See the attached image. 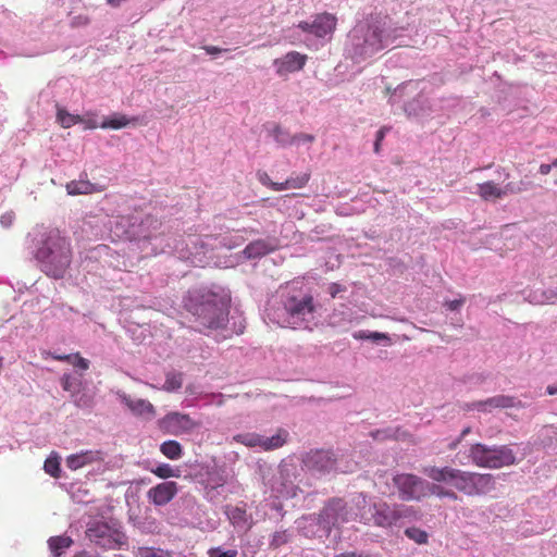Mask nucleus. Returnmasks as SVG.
<instances>
[{
	"mask_svg": "<svg viewBox=\"0 0 557 557\" xmlns=\"http://www.w3.org/2000/svg\"><path fill=\"white\" fill-rule=\"evenodd\" d=\"M319 301L310 288L299 282H293L269 299L265 315L268 320L282 327L312 330L318 323Z\"/></svg>",
	"mask_w": 557,
	"mask_h": 557,
	"instance_id": "obj_1",
	"label": "nucleus"
},
{
	"mask_svg": "<svg viewBox=\"0 0 557 557\" xmlns=\"http://www.w3.org/2000/svg\"><path fill=\"white\" fill-rule=\"evenodd\" d=\"M404 30V27L388 26L386 17L372 15L357 23L349 32L345 44L346 57L359 63L392 45H407L403 36Z\"/></svg>",
	"mask_w": 557,
	"mask_h": 557,
	"instance_id": "obj_2",
	"label": "nucleus"
},
{
	"mask_svg": "<svg viewBox=\"0 0 557 557\" xmlns=\"http://www.w3.org/2000/svg\"><path fill=\"white\" fill-rule=\"evenodd\" d=\"M228 302L226 295L206 286L190 288L183 297V307L191 315L195 330L201 334L226 326Z\"/></svg>",
	"mask_w": 557,
	"mask_h": 557,
	"instance_id": "obj_3",
	"label": "nucleus"
},
{
	"mask_svg": "<svg viewBox=\"0 0 557 557\" xmlns=\"http://www.w3.org/2000/svg\"><path fill=\"white\" fill-rule=\"evenodd\" d=\"M34 258L42 273L54 280L65 276L73 258L70 239L58 230L45 231L35 242Z\"/></svg>",
	"mask_w": 557,
	"mask_h": 557,
	"instance_id": "obj_4",
	"label": "nucleus"
},
{
	"mask_svg": "<svg viewBox=\"0 0 557 557\" xmlns=\"http://www.w3.org/2000/svg\"><path fill=\"white\" fill-rule=\"evenodd\" d=\"M421 517V511L413 506L388 504L380 500L374 502L372 508L368 509L366 516L361 517V523L384 530H393L394 528H403L407 523L417 522Z\"/></svg>",
	"mask_w": 557,
	"mask_h": 557,
	"instance_id": "obj_5",
	"label": "nucleus"
},
{
	"mask_svg": "<svg viewBox=\"0 0 557 557\" xmlns=\"http://www.w3.org/2000/svg\"><path fill=\"white\" fill-rule=\"evenodd\" d=\"M87 539L104 549H121L127 546V536L122 523L114 519H91L85 531Z\"/></svg>",
	"mask_w": 557,
	"mask_h": 557,
	"instance_id": "obj_6",
	"label": "nucleus"
},
{
	"mask_svg": "<svg viewBox=\"0 0 557 557\" xmlns=\"http://www.w3.org/2000/svg\"><path fill=\"white\" fill-rule=\"evenodd\" d=\"M469 458L475 466L488 469H499L516 463V455L507 445L472 444Z\"/></svg>",
	"mask_w": 557,
	"mask_h": 557,
	"instance_id": "obj_7",
	"label": "nucleus"
},
{
	"mask_svg": "<svg viewBox=\"0 0 557 557\" xmlns=\"http://www.w3.org/2000/svg\"><path fill=\"white\" fill-rule=\"evenodd\" d=\"M392 484L401 502H420L428 496L429 481L413 473H396Z\"/></svg>",
	"mask_w": 557,
	"mask_h": 557,
	"instance_id": "obj_8",
	"label": "nucleus"
},
{
	"mask_svg": "<svg viewBox=\"0 0 557 557\" xmlns=\"http://www.w3.org/2000/svg\"><path fill=\"white\" fill-rule=\"evenodd\" d=\"M354 515L348 510V503L342 498H332L322 508L315 518L317 524L329 535L332 528L352 521Z\"/></svg>",
	"mask_w": 557,
	"mask_h": 557,
	"instance_id": "obj_9",
	"label": "nucleus"
},
{
	"mask_svg": "<svg viewBox=\"0 0 557 557\" xmlns=\"http://www.w3.org/2000/svg\"><path fill=\"white\" fill-rule=\"evenodd\" d=\"M304 467L314 475H325L337 470L336 455L329 449H314L302 457Z\"/></svg>",
	"mask_w": 557,
	"mask_h": 557,
	"instance_id": "obj_10",
	"label": "nucleus"
},
{
	"mask_svg": "<svg viewBox=\"0 0 557 557\" xmlns=\"http://www.w3.org/2000/svg\"><path fill=\"white\" fill-rule=\"evenodd\" d=\"M173 242V246L168 243L165 247L171 252L177 253L180 259L190 260L191 262H195V260H206L208 245L200 238L189 237L188 242H185L183 238L174 239Z\"/></svg>",
	"mask_w": 557,
	"mask_h": 557,
	"instance_id": "obj_11",
	"label": "nucleus"
},
{
	"mask_svg": "<svg viewBox=\"0 0 557 557\" xmlns=\"http://www.w3.org/2000/svg\"><path fill=\"white\" fill-rule=\"evenodd\" d=\"M281 246L280 238L275 235H268L264 238H257L251 240L243 250L242 256L246 260H259L275 250Z\"/></svg>",
	"mask_w": 557,
	"mask_h": 557,
	"instance_id": "obj_12",
	"label": "nucleus"
},
{
	"mask_svg": "<svg viewBox=\"0 0 557 557\" xmlns=\"http://www.w3.org/2000/svg\"><path fill=\"white\" fill-rule=\"evenodd\" d=\"M335 25L336 18L332 14L324 13L317 15L311 22H300L298 27L305 33L323 38L334 30Z\"/></svg>",
	"mask_w": 557,
	"mask_h": 557,
	"instance_id": "obj_13",
	"label": "nucleus"
},
{
	"mask_svg": "<svg viewBox=\"0 0 557 557\" xmlns=\"http://www.w3.org/2000/svg\"><path fill=\"white\" fill-rule=\"evenodd\" d=\"M159 222L152 215H146L145 218H134V222L131 223L128 233L131 236L144 240L162 242L163 237L152 234V230H157Z\"/></svg>",
	"mask_w": 557,
	"mask_h": 557,
	"instance_id": "obj_14",
	"label": "nucleus"
},
{
	"mask_svg": "<svg viewBox=\"0 0 557 557\" xmlns=\"http://www.w3.org/2000/svg\"><path fill=\"white\" fill-rule=\"evenodd\" d=\"M197 423L185 413L170 412L162 420V428L173 435L190 433Z\"/></svg>",
	"mask_w": 557,
	"mask_h": 557,
	"instance_id": "obj_15",
	"label": "nucleus"
},
{
	"mask_svg": "<svg viewBox=\"0 0 557 557\" xmlns=\"http://www.w3.org/2000/svg\"><path fill=\"white\" fill-rule=\"evenodd\" d=\"M307 55L301 54L297 51L287 52L282 58H277L273 61L276 74L280 76L287 75L302 70L306 64Z\"/></svg>",
	"mask_w": 557,
	"mask_h": 557,
	"instance_id": "obj_16",
	"label": "nucleus"
},
{
	"mask_svg": "<svg viewBox=\"0 0 557 557\" xmlns=\"http://www.w3.org/2000/svg\"><path fill=\"white\" fill-rule=\"evenodd\" d=\"M403 108L407 117L413 120L425 119L433 112L429 98L422 92H418L411 100L406 101Z\"/></svg>",
	"mask_w": 557,
	"mask_h": 557,
	"instance_id": "obj_17",
	"label": "nucleus"
},
{
	"mask_svg": "<svg viewBox=\"0 0 557 557\" xmlns=\"http://www.w3.org/2000/svg\"><path fill=\"white\" fill-rule=\"evenodd\" d=\"M178 486L174 481H165L151 487L147 496L149 500L156 506H165L169 504L177 494Z\"/></svg>",
	"mask_w": 557,
	"mask_h": 557,
	"instance_id": "obj_18",
	"label": "nucleus"
},
{
	"mask_svg": "<svg viewBox=\"0 0 557 557\" xmlns=\"http://www.w3.org/2000/svg\"><path fill=\"white\" fill-rule=\"evenodd\" d=\"M513 396L510 395H496L485 400L473 401L465 405L467 410H479L490 412L493 409H509L512 408Z\"/></svg>",
	"mask_w": 557,
	"mask_h": 557,
	"instance_id": "obj_19",
	"label": "nucleus"
},
{
	"mask_svg": "<svg viewBox=\"0 0 557 557\" xmlns=\"http://www.w3.org/2000/svg\"><path fill=\"white\" fill-rule=\"evenodd\" d=\"M119 398L123 405H125L133 414L143 417L147 420H151L156 416L153 405L141 398H132L125 393H119Z\"/></svg>",
	"mask_w": 557,
	"mask_h": 557,
	"instance_id": "obj_20",
	"label": "nucleus"
},
{
	"mask_svg": "<svg viewBox=\"0 0 557 557\" xmlns=\"http://www.w3.org/2000/svg\"><path fill=\"white\" fill-rule=\"evenodd\" d=\"M523 300L534 305H554L557 302V284L544 289H523Z\"/></svg>",
	"mask_w": 557,
	"mask_h": 557,
	"instance_id": "obj_21",
	"label": "nucleus"
},
{
	"mask_svg": "<svg viewBox=\"0 0 557 557\" xmlns=\"http://www.w3.org/2000/svg\"><path fill=\"white\" fill-rule=\"evenodd\" d=\"M104 459V453L101 450H82L66 457V467L71 470H77L94 462H100Z\"/></svg>",
	"mask_w": 557,
	"mask_h": 557,
	"instance_id": "obj_22",
	"label": "nucleus"
},
{
	"mask_svg": "<svg viewBox=\"0 0 557 557\" xmlns=\"http://www.w3.org/2000/svg\"><path fill=\"white\" fill-rule=\"evenodd\" d=\"M368 495L363 492H357L350 495L348 510H351L355 518L352 521L361 522V517L368 512V509L372 508V504Z\"/></svg>",
	"mask_w": 557,
	"mask_h": 557,
	"instance_id": "obj_23",
	"label": "nucleus"
},
{
	"mask_svg": "<svg viewBox=\"0 0 557 557\" xmlns=\"http://www.w3.org/2000/svg\"><path fill=\"white\" fill-rule=\"evenodd\" d=\"M495 476L491 473L473 472L474 496L486 495L495 490Z\"/></svg>",
	"mask_w": 557,
	"mask_h": 557,
	"instance_id": "obj_24",
	"label": "nucleus"
},
{
	"mask_svg": "<svg viewBox=\"0 0 557 557\" xmlns=\"http://www.w3.org/2000/svg\"><path fill=\"white\" fill-rule=\"evenodd\" d=\"M459 469L450 468V467H429L424 468L423 472L425 475H428L431 480L436 482H451L455 483L457 471Z\"/></svg>",
	"mask_w": 557,
	"mask_h": 557,
	"instance_id": "obj_25",
	"label": "nucleus"
},
{
	"mask_svg": "<svg viewBox=\"0 0 557 557\" xmlns=\"http://www.w3.org/2000/svg\"><path fill=\"white\" fill-rule=\"evenodd\" d=\"M47 543L52 557H62L74 541L71 536L62 534L49 537Z\"/></svg>",
	"mask_w": 557,
	"mask_h": 557,
	"instance_id": "obj_26",
	"label": "nucleus"
},
{
	"mask_svg": "<svg viewBox=\"0 0 557 557\" xmlns=\"http://www.w3.org/2000/svg\"><path fill=\"white\" fill-rule=\"evenodd\" d=\"M265 129L268 131L269 135L273 137L275 143L280 147H287L293 144H295L294 135H292L287 129L283 128L281 125L275 123H268L265 125Z\"/></svg>",
	"mask_w": 557,
	"mask_h": 557,
	"instance_id": "obj_27",
	"label": "nucleus"
},
{
	"mask_svg": "<svg viewBox=\"0 0 557 557\" xmlns=\"http://www.w3.org/2000/svg\"><path fill=\"white\" fill-rule=\"evenodd\" d=\"M478 190L475 191L482 199L490 201L495 199H502L506 197L504 187H498L493 181H487L482 184H478Z\"/></svg>",
	"mask_w": 557,
	"mask_h": 557,
	"instance_id": "obj_28",
	"label": "nucleus"
},
{
	"mask_svg": "<svg viewBox=\"0 0 557 557\" xmlns=\"http://www.w3.org/2000/svg\"><path fill=\"white\" fill-rule=\"evenodd\" d=\"M352 337L358 341H371L377 345H383V346L392 345V338L387 333L360 330V331L354 332Z\"/></svg>",
	"mask_w": 557,
	"mask_h": 557,
	"instance_id": "obj_29",
	"label": "nucleus"
},
{
	"mask_svg": "<svg viewBox=\"0 0 557 557\" xmlns=\"http://www.w3.org/2000/svg\"><path fill=\"white\" fill-rule=\"evenodd\" d=\"M454 486L467 496H474L473 472L458 470Z\"/></svg>",
	"mask_w": 557,
	"mask_h": 557,
	"instance_id": "obj_30",
	"label": "nucleus"
},
{
	"mask_svg": "<svg viewBox=\"0 0 557 557\" xmlns=\"http://www.w3.org/2000/svg\"><path fill=\"white\" fill-rule=\"evenodd\" d=\"M71 398L73 404L79 409L89 410L95 405L94 394L84 386L71 395Z\"/></svg>",
	"mask_w": 557,
	"mask_h": 557,
	"instance_id": "obj_31",
	"label": "nucleus"
},
{
	"mask_svg": "<svg viewBox=\"0 0 557 557\" xmlns=\"http://www.w3.org/2000/svg\"><path fill=\"white\" fill-rule=\"evenodd\" d=\"M137 121V117L128 119L126 115L121 113H114L108 117H104L100 123L101 128L121 129L126 127L129 123Z\"/></svg>",
	"mask_w": 557,
	"mask_h": 557,
	"instance_id": "obj_32",
	"label": "nucleus"
},
{
	"mask_svg": "<svg viewBox=\"0 0 557 557\" xmlns=\"http://www.w3.org/2000/svg\"><path fill=\"white\" fill-rule=\"evenodd\" d=\"M289 433L284 429H278L277 432L272 436H263L262 441V449L272 450L282 447L287 438Z\"/></svg>",
	"mask_w": 557,
	"mask_h": 557,
	"instance_id": "obj_33",
	"label": "nucleus"
},
{
	"mask_svg": "<svg viewBox=\"0 0 557 557\" xmlns=\"http://www.w3.org/2000/svg\"><path fill=\"white\" fill-rule=\"evenodd\" d=\"M69 195H87L96 190L95 185L87 180L72 181L66 184Z\"/></svg>",
	"mask_w": 557,
	"mask_h": 557,
	"instance_id": "obj_34",
	"label": "nucleus"
},
{
	"mask_svg": "<svg viewBox=\"0 0 557 557\" xmlns=\"http://www.w3.org/2000/svg\"><path fill=\"white\" fill-rule=\"evenodd\" d=\"M540 438L544 448L555 450L557 448V428L554 425H544Z\"/></svg>",
	"mask_w": 557,
	"mask_h": 557,
	"instance_id": "obj_35",
	"label": "nucleus"
},
{
	"mask_svg": "<svg viewBox=\"0 0 557 557\" xmlns=\"http://www.w3.org/2000/svg\"><path fill=\"white\" fill-rule=\"evenodd\" d=\"M160 451L171 460H177L183 455L182 445L174 440H169L160 445Z\"/></svg>",
	"mask_w": 557,
	"mask_h": 557,
	"instance_id": "obj_36",
	"label": "nucleus"
},
{
	"mask_svg": "<svg viewBox=\"0 0 557 557\" xmlns=\"http://www.w3.org/2000/svg\"><path fill=\"white\" fill-rule=\"evenodd\" d=\"M414 91H417V85L416 84H413L411 82H407V83L400 84L399 86H397L393 90L388 101H389V103L394 104L399 99H401L404 97H407V96H410Z\"/></svg>",
	"mask_w": 557,
	"mask_h": 557,
	"instance_id": "obj_37",
	"label": "nucleus"
},
{
	"mask_svg": "<svg viewBox=\"0 0 557 557\" xmlns=\"http://www.w3.org/2000/svg\"><path fill=\"white\" fill-rule=\"evenodd\" d=\"M234 440L237 443L244 444L247 447H261L262 448V441L263 435H260L258 433H242L234 436Z\"/></svg>",
	"mask_w": 557,
	"mask_h": 557,
	"instance_id": "obj_38",
	"label": "nucleus"
},
{
	"mask_svg": "<svg viewBox=\"0 0 557 557\" xmlns=\"http://www.w3.org/2000/svg\"><path fill=\"white\" fill-rule=\"evenodd\" d=\"M60 382H61L62 388L64 391L71 393V395L76 393L83 386L81 375L75 376V375L65 373L61 376Z\"/></svg>",
	"mask_w": 557,
	"mask_h": 557,
	"instance_id": "obj_39",
	"label": "nucleus"
},
{
	"mask_svg": "<svg viewBox=\"0 0 557 557\" xmlns=\"http://www.w3.org/2000/svg\"><path fill=\"white\" fill-rule=\"evenodd\" d=\"M405 535L416 544L425 545L429 543V533L417 527H408L404 531Z\"/></svg>",
	"mask_w": 557,
	"mask_h": 557,
	"instance_id": "obj_40",
	"label": "nucleus"
},
{
	"mask_svg": "<svg viewBox=\"0 0 557 557\" xmlns=\"http://www.w3.org/2000/svg\"><path fill=\"white\" fill-rule=\"evenodd\" d=\"M57 120L64 128H69L74 124L84 122V117L69 113L66 110L59 108Z\"/></svg>",
	"mask_w": 557,
	"mask_h": 557,
	"instance_id": "obj_41",
	"label": "nucleus"
},
{
	"mask_svg": "<svg viewBox=\"0 0 557 557\" xmlns=\"http://www.w3.org/2000/svg\"><path fill=\"white\" fill-rule=\"evenodd\" d=\"M183 385V374L181 372L172 371L166 373L163 388L166 392L178 391Z\"/></svg>",
	"mask_w": 557,
	"mask_h": 557,
	"instance_id": "obj_42",
	"label": "nucleus"
},
{
	"mask_svg": "<svg viewBox=\"0 0 557 557\" xmlns=\"http://www.w3.org/2000/svg\"><path fill=\"white\" fill-rule=\"evenodd\" d=\"M429 495H435L440 498H448L454 502L458 500V498H459L457 493H455L454 491L444 488L441 485L430 483V482H429V487H428V496Z\"/></svg>",
	"mask_w": 557,
	"mask_h": 557,
	"instance_id": "obj_43",
	"label": "nucleus"
},
{
	"mask_svg": "<svg viewBox=\"0 0 557 557\" xmlns=\"http://www.w3.org/2000/svg\"><path fill=\"white\" fill-rule=\"evenodd\" d=\"M533 187V183L531 181L521 180L519 182H509L504 186V191H506V196L508 195H517L522 191H527Z\"/></svg>",
	"mask_w": 557,
	"mask_h": 557,
	"instance_id": "obj_44",
	"label": "nucleus"
},
{
	"mask_svg": "<svg viewBox=\"0 0 557 557\" xmlns=\"http://www.w3.org/2000/svg\"><path fill=\"white\" fill-rule=\"evenodd\" d=\"M228 518L231 522L238 528H246L248 527V519H247V512L245 509L239 507H233L228 511Z\"/></svg>",
	"mask_w": 557,
	"mask_h": 557,
	"instance_id": "obj_45",
	"label": "nucleus"
},
{
	"mask_svg": "<svg viewBox=\"0 0 557 557\" xmlns=\"http://www.w3.org/2000/svg\"><path fill=\"white\" fill-rule=\"evenodd\" d=\"M226 483V475L219 471H213L208 473L206 488L208 493L218 490L219 487L224 486Z\"/></svg>",
	"mask_w": 557,
	"mask_h": 557,
	"instance_id": "obj_46",
	"label": "nucleus"
},
{
	"mask_svg": "<svg viewBox=\"0 0 557 557\" xmlns=\"http://www.w3.org/2000/svg\"><path fill=\"white\" fill-rule=\"evenodd\" d=\"M151 472L161 479L180 476V470L174 469L169 463H159L156 468L151 469Z\"/></svg>",
	"mask_w": 557,
	"mask_h": 557,
	"instance_id": "obj_47",
	"label": "nucleus"
},
{
	"mask_svg": "<svg viewBox=\"0 0 557 557\" xmlns=\"http://www.w3.org/2000/svg\"><path fill=\"white\" fill-rule=\"evenodd\" d=\"M45 471L53 478H59L61 472L60 461L57 456H49L44 463Z\"/></svg>",
	"mask_w": 557,
	"mask_h": 557,
	"instance_id": "obj_48",
	"label": "nucleus"
},
{
	"mask_svg": "<svg viewBox=\"0 0 557 557\" xmlns=\"http://www.w3.org/2000/svg\"><path fill=\"white\" fill-rule=\"evenodd\" d=\"M290 537L292 535L287 530L276 531L273 533L271 537L270 546L272 548H278L282 545L288 543L290 541Z\"/></svg>",
	"mask_w": 557,
	"mask_h": 557,
	"instance_id": "obj_49",
	"label": "nucleus"
},
{
	"mask_svg": "<svg viewBox=\"0 0 557 557\" xmlns=\"http://www.w3.org/2000/svg\"><path fill=\"white\" fill-rule=\"evenodd\" d=\"M58 360H67L71 361L72 364L81 370H87L89 368V360L76 355H65V356H57L54 357Z\"/></svg>",
	"mask_w": 557,
	"mask_h": 557,
	"instance_id": "obj_50",
	"label": "nucleus"
},
{
	"mask_svg": "<svg viewBox=\"0 0 557 557\" xmlns=\"http://www.w3.org/2000/svg\"><path fill=\"white\" fill-rule=\"evenodd\" d=\"M208 557H237L238 552L235 548H225L223 546L211 547L208 550Z\"/></svg>",
	"mask_w": 557,
	"mask_h": 557,
	"instance_id": "obj_51",
	"label": "nucleus"
},
{
	"mask_svg": "<svg viewBox=\"0 0 557 557\" xmlns=\"http://www.w3.org/2000/svg\"><path fill=\"white\" fill-rule=\"evenodd\" d=\"M370 436L374 441L383 442L385 440L395 438L396 437V430L393 428H385L380 430H374L370 432Z\"/></svg>",
	"mask_w": 557,
	"mask_h": 557,
	"instance_id": "obj_52",
	"label": "nucleus"
},
{
	"mask_svg": "<svg viewBox=\"0 0 557 557\" xmlns=\"http://www.w3.org/2000/svg\"><path fill=\"white\" fill-rule=\"evenodd\" d=\"M72 498L77 504H89L92 502L89 491L83 487H77L73 491Z\"/></svg>",
	"mask_w": 557,
	"mask_h": 557,
	"instance_id": "obj_53",
	"label": "nucleus"
},
{
	"mask_svg": "<svg viewBox=\"0 0 557 557\" xmlns=\"http://www.w3.org/2000/svg\"><path fill=\"white\" fill-rule=\"evenodd\" d=\"M309 173H302L296 177H289L287 178L289 188H301L309 182Z\"/></svg>",
	"mask_w": 557,
	"mask_h": 557,
	"instance_id": "obj_54",
	"label": "nucleus"
},
{
	"mask_svg": "<svg viewBox=\"0 0 557 557\" xmlns=\"http://www.w3.org/2000/svg\"><path fill=\"white\" fill-rule=\"evenodd\" d=\"M465 301L466 298L460 296L458 299L445 300L444 307H446L450 311H457L462 307Z\"/></svg>",
	"mask_w": 557,
	"mask_h": 557,
	"instance_id": "obj_55",
	"label": "nucleus"
},
{
	"mask_svg": "<svg viewBox=\"0 0 557 557\" xmlns=\"http://www.w3.org/2000/svg\"><path fill=\"white\" fill-rule=\"evenodd\" d=\"M90 20L88 16L86 15H77V16H74L72 20H71V26L72 27H82V26H87L89 24Z\"/></svg>",
	"mask_w": 557,
	"mask_h": 557,
	"instance_id": "obj_56",
	"label": "nucleus"
},
{
	"mask_svg": "<svg viewBox=\"0 0 557 557\" xmlns=\"http://www.w3.org/2000/svg\"><path fill=\"white\" fill-rule=\"evenodd\" d=\"M346 292V286L338 283H331L327 288V293L332 298H335L338 294Z\"/></svg>",
	"mask_w": 557,
	"mask_h": 557,
	"instance_id": "obj_57",
	"label": "nucleus"
},
{
	"mask_svg": "<svg viewBox=\"0 0 557 557\" xmlns=\"http://www.w3.org/2000/svg\"><path fill=\"white\" fill-rule=\"evenodd\" d=\"M257 177L259 180V182L263 185V186H267V187H272L273 185V181L270 178V176L268 175L267 172L264 171H258L257 172Z\"/></svg>",
	"mask_w": 557,
	"mask_h": 557,
	"instance_id": "obj_58",
	"label": "nucleus"
},
{
	"mask_svg": "<svg viewBox=\"0 0 557 557\" xmlns=\"http://www.w3.org/2000/svg\"><path fill=\"white\" fill-rule=\"evenodd\" d=\"M14 220V213L13 212H5L0 218V224L3 227H10Z\"/></svg>",
	"mask_w": 557,
	"mask_h": 557,
	"instance_id": "obj_59",
	"label": "nucleus"
},
{
	"mask_svg": "<svg viewBox=\"0 0 557 557\" xmlns=\"http://www.w3.org/2000/svg\"><path fill=\"white\" fill-rule=\"evenodd\" d=\"M141 557H172L170 554L164 553L163 550H152V549H146L144 553H141Z\"/></svg>",
	"mask_w": 557,
	"mask_h": 557,
	"instance_id": "obj_60",
	"label": "nucleus"
},
{
	"mask_svg": "<svg viewBox=\"0 0 557 557\" xmlns=\"http://www.w3.org/2000/svg\"><path fill=\"white\" fill-rule=\"evenodd\" d=\"M293 138H295V143H312L314 140L313 135L305 133L296 134Z\"/></svg>",
	"mask_w": 557,
	"mask_h": 557,
	"instance_id": "obj_61",
	"label": "nucleus"
},
{
	"mask_svg": "<svg viewBox=\"0 0 557 557\" xmlns=\"http://www.w3.org/2000/svg\"><path fill=\"white\" fill-rule=\"evenodd\" d=\"M334 557H375L374 555L368 553H357V552H346L342 554H336Z\"/></svg>",
	"mask_w": 557,
	"mask_h": 557,
	"instance_id": "obj_62",
	"label": "nucleus"
},
{
	"mask_svg": "<svg viewBox=\"0 0 557 557\" xmlns=\"http://www.w3.org/2000/svg\"><path fill=\"white\" fill-rule=\"evenodd\" d=\"M205 51L208 53V54H211V55H218L222 52H226L227 50L226 49H222V48H219V47H215V46H205L203 47Z\"/></svg>",
	"mask_w": 557,
	"mask_h": 557,
	"instance_id": "obj_63",
	"label": "nucleus"
},
{
	"mask_svg": "<svg viewBox=\"0 0 557 557\" xmlns=\"http://www.w3.org/2000/svg\"><path fill=\"white\" fill-rule=\"evenodd\" d=\"M289 188V185H288V181L286 180L285 182L283 183H276L274 182L271 189L275 190V191H281V190H285V189H288Z\"/></svg>",
	"mask_w": 557,
	"mask_h": 557,
	"instance_id": "obj_64",
	"label": "nucleus"
}]
</instances>
